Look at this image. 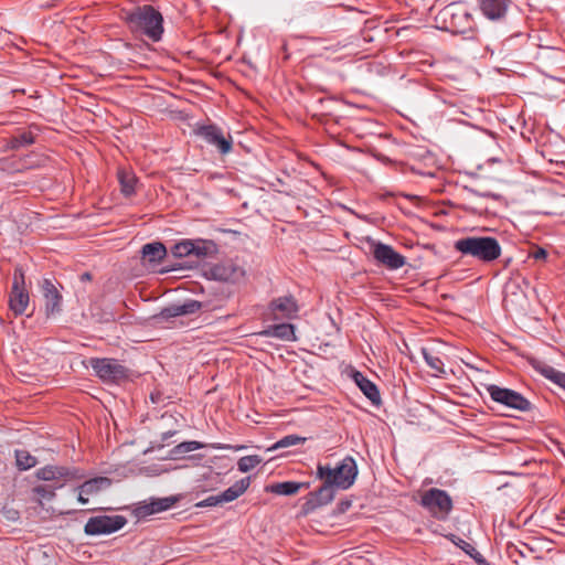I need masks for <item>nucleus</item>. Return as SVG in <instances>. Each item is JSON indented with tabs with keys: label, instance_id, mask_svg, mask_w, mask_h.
Masks as SVG:
<instances>
[{
	"label": "nucleus",
	"instance_id": "obj_39",
	"mask_svg": "<svg viewBox=\"0 0 565 565\" xmlns=\"http://www.w3.org/2000/svg\"><path fill=\"white\" fill-rule=\"evenodd\" d=\"M531 257L536 259V260H545L546 257H547V252L546 249L542 248V247H536L532 253H531Z\"/></svg>",
	"mask_w": 565,
	"mask_h": 565
},
{
	"label": "nucleus",
	"instance_id": "obj_33",
	"mask_svg": "<svg viewBox=\"0 0 565 565\" xmlns=\"http://www.w3.org/2000/svg\"><path fill=\"white\" fill-rule=\"evenodd\" d=\"M17 467L20 470H28L36 466L38 459L32 456L28 450L17 449L14 451Z\"/></svg>",
	"mask_w": 565,
	"mask_h": 565
},
{
	"label": "nucleus",
	"instance_id": "obj_30",
	"mask_svg": "<svg viewBox=\"0 0 565 565\" xmlns=\"http://www.w3.org/2000/svg\"><path fill=\"white\" fill-rule=\"evenodd\" d=\"M263 334L267 337H275L286 341L295 340V327L291 323H278L270 326L268 329L263 331Z\"/></svg>",
	"mask_w": 565,
	"mask_h": 565
},
{
	"label": "nucleus",
	"instance_id": "obj_16",
	"mask_svg": "<svg viewBox=\"0 0 565 565\" xmlns=\"http://www.w3.org/2000/svg\"><path fill=\"white\" fill-rule=\"evenodd\" d=\"M178 499L175 497L152 498L149 502H142L134 510L138 519H145L151 514L171 509Z\"/></svg>",
	"mask_w": 565,
	"mask_h": 565
},
{
	"label": "nucleus",
	"instance_id": "obj_15",
	"mask_svg": "<svg viewBox=\"0 0 565 565\" xmlns=\"http://www.w3.org/2000/svg\"><path fill=\"white\" fill-rule=\"evenodd\" d=\"M430 72H426L427 75L436 76L438 79H452L459 78L461 73L460 62L456 58H446L433 61L429 63Z\"/></svg>",
	"mask_w": 565,
	"mask_h": 565
},
{
	"label": "nucleus",
	"instance_id": "obj_32",
	"mask_svg": "<svg viewBox=\"0 0 565 565\" xmlns=\"http://www.w3.org/2000/svg\"><path fill=\"white\" fill-rule=\"evenodd\" d=\"M204 447V444L196 440L183 441L170 450V458L180 459L183 457L184 454L202 449Z\"/></svg>",
	"mask_w": 565,
	"mask_h": 565
},
{
	"label": "nucleus",
	"instance_id": "obj_44",
	"mask_svg": "<svg viewBox=\"0 0 565 565\" xmlns=\"http://www.w3.org/2000/svg\"><path fill=\"white\" fill-rule=\"evenodd\" d=\"M93 276L90 273L85 271L79 276L81 281H89L92 280Z\"/></svg>",
	"mask_w": 565,
	"mask_h": 565
},
{
	"label": "nucleus",
	"instance_id": "obj_4",
	"mask_svg": "<svg viewBox=\"0 0 565 565\" xmlns=\"http://www.w3.org/2000/svg\"><path fill=\"white\" fill-rule=\"evenodd\" d=\"M454 248L462 256H470L481 263L489 264L501 256V245L492 236H467L457 239Z\"/></svg>",
	"mask_w": 565,
	"mask_h": 565
},
{
	"label": "nucleus",
	"instance_id": "obj_47",
	"mask_svg": "<svg viewBox=\"0 0 565 565\" xmlns=\"http://www.w3.org/2000/svg\"><path fill=\"white\" fill-rule=\"evenodd\" d=\"M425 248H426V249H433V247H431V246H429V245H427V244L425 245Z\"/></svg>",
	"mask_w": 565,
	"mask_h": 565
},
{
	"label": "nucleus",
	"instance_id": "obj_6",
	"mask_svg": "<svg viewBox=\"0 0 565 565\" xmlns=\"http://www.w3.org/2000/svg\"><path fill=\"white\" fill-rule=\"evenodd\" d=\"M89 365L95 375L107 384H121L130 380L131 370L119 363L116 359L92 358Z\"/></svg>",
	"mask_w": 565,
	"mask_h": 565
},
{
	"label": "nucleus",
	"instance_id": "obj_21",
	"mask_svg": "<svg viewBox=\"0 0 565 565\" xmlns=\"http://www.w3.org/2000/svg\"><path fill=\"white\" fill-rule=\"evenodd\" d=\"M211 271L215 279L231 282L238 281L245 275V270L232 260L214 265Z\"/></svg>",
	"mask_w": 565,
	"mask_h": 565
},
{
	"label": "nucleus",
	"instance_id": "obj_10",
	"mask_svg": "<svg viewBox=\"0 0 565 565\" xmlns=\"http://www.w3.org/2000/svg\"><path fill=\"white\" fill-rule=\"evenodd\" d=\"M486 390L493 402L509 408L520 412H527L532 408L531 402L514 390L501 387L495 384L487 385Z\"/></svg>",
	"mask_w": 565,
	"mask_h": 565
},
{
	"label": "nucleus",
	"instance_id": "obj_8",
	"mask_svg": "<svg viewBox=\"0 0 565 565\" xmlns=\"http://www.w3.org/2000/svg\"><path fill=\"white\" fill-rule=\"evenodd\" d=\"M447 351L449 347L443 341L436 339L426 341V365L429 367L426 374L439 379L447 376L448 372L445 367V361L448 360Z\"/></svg>",
	"mask_w": 565,
	"mask_h": 565
},
{
	"label": "nucleus",
	"instance_id": "obj_46",
	"mask_svg": "<svg viewBox=\"0 0 565 565\" xmlns=\"http://www.w3.org/2000/svg\"><path fill=\"white\" fill-rule=\"evenodd\" d=\"M425 482H426V486H427V484L433 483V480H431V479L426 478V479H425Z\"/></svg>",
	"mask_w": 565,
	"mask_h": 565
},
{
	"label": "nucleus",
	"instance_id": "obj_35",
	"mask_svg": "<svg viewBox=\"0 0 565 565\" xmlns=\"http://www.w3.org/2000/svg\"><path fill=\"white\" fill-rule=\"evenodd\" d=\"M192 248L193 243L191 239H183L172 247L171 253L178 258L189 257L192 256Z\"/></svg>",
	"mask_w": 565,
	"mask_h": 565
},
{
	"label": "nucleus",
	"instance_id": "obj_24",
	"mask_svg": "<svg viewBox=\"0 0 565 565\" xmlns=\"http://www.w3.org/2000/svg\"><path fill=\"white\" fill-rule=\"evenodd\" d=\"M352 379L363 394L371 401L373 405L381 404V394L377 386L370 381L362 372L354 370Z\"/></svg>",
	"mask_w": 565,
	"mask_h": 565
},
{
	"label": "nucleus",
	"instance_id": "obj_17",
	"mask_svg": "<svg viewBox=\"0 0 565 565\" xmlns=\"http://www.w3.org/2000/svg\"><path fill=\"white\" fill-rule=\"evenodd\" d=\"M373 256L379 263L390 269H398L405 264L403 255L397 253L392 246L383 243L374 245Z\"/></svg>",
	"mask_w": 565,
	"mask_h": 565
},
{
	"label": "nucleus",
	"instance_id": "obj_26",
	"mask_svg": "<svg viewBox=\"0 0 565 565\" xmlns=\"http://www.w3.org/2000/svg\"><path fill=\"white\" fill-rule=\"evenodd\" d=\"M309 482L284 481L266 486L265 491L277 495H295L301 489H308Z\"/></svg>",
	"mask_w": 565,
	"mask_h": 565
},
{
	"label": "nucleus",
	"instance_id": "obj_22",
	"mask_svg": "<svg viewBox=\"0 0 565 565\" xmlns=\"http://www.w3.org/2000/svg\"><path fill=\"white\" fill-rule=\"evenodd\" d=\"M202 302L189 299L180 305H171L166 308H163L160 313L158 315V318L168 320L171 318L180 317V316H188L196 313L202 309Z\"/></svg>",
	"mask_w": 565,
	"mask_h": 565
},
{
	"label": "nucleus",
	"instance_id": "obj_5",
	"mask_svg": "<svg viewBox=\"0 0 565 565\" xmlns=\"http://www.w3.org/2000/svg\"><path fill=\"white\" fill-rule=\"evenodd\" d=\"M316 475L322 482H328L337 489L347 490L355 481L358 466L351 456H347L333 468L330 465L318 463Z\"/></svg>",
	"mask_w": 565,
	"mask_h": 565
},
{
	"label": "nucleus",
	"instance_id": "obj_27",
	"mask_svg": "<svg viewBox=\"0 0 565 565\" xmlns=\"http://www.w3.org/2000/svg\"><path fill=\"white\" fill-rule=\"evenodd\" d=\"M117 179L120 185V192L124 196L130 198L136 194L138 179L132 171L119 168L117 171Z\"/></svg>",
	"mask_w": 565,
	"mask_h": 565
},
{
	"label": "nucleus",
	"instance_id": "obj_9",
	"mask_svg": "<svg viewBox=\"0 0 565 565\" xmlns=\"http://www.w3.org/2000/svg\"><path fill=\"white\" fill-rule=\"evenodd\" d=\"M29 302L30 296L25 288L24 270L21 266H18L13 273V282L9 294V308L18 317L25 312Z\"/></svg>",
	"mask_w": 565,
	"mask_h": 565
},
{
	"label": "nucleus",
	"instance_id": "obj_23",
	"mask_svg": "<svg viewBox=\"0 0 565 565\" xmlns=\"http://www.w3.org/2000/svg\"><path fill=\"white\" fill-rule=\"evenodd\" d=\"M167 256V248L161 242L147 243L141 248L142 264L156 268Z\"/></svg>",
	"mask_w": 565,
	"mask_h": 565
},
{
	"label": "nucleus",
	"instance_id": "obj_12",
	"mask_svg": "<svg viewBox=\"0 0 565 565\" xmlns=\"http://www.w3.org/2000/svg\"><path fill=\"white\" fill-rule=\"evenodd\" d=\"M127 523L124 515H97L89 518L84 525L86 535L110 534L122 529Z\"/></svg>",
	"mask_w": 565,
	"mask_h": 565
},
{
	"label": "nucleus",
	"instance_id": "obj_29",
	"mask_svg": "<svg viewBox=\"0 0 565 565\" xmlns=\"http://www.w3.org/2000/svg\"><path fill=\"white\" fill-rule=\"evenodd\" d=\"M35 142V136L31 130H18L7 140V148L19 150L20 148L31 146Z\"/></svg>",
	"mask_w": 565,
	"mask_h": 565
},
{
	"label": "nucleus",
	"instance_id": "obj_18",
	"mask_svg": "<svg viewBox=\"0 0 565 565\" xmlns=\"http://www.w3.org/2000/svg\"><path fill=\"white\" fill-rule=\"evenodd\" d=\"M111 486V479L107 477H95L84 481L76 488L78 491L77 500L82 504H86L89 497H95Z\"/></svg>",
	"mask_w": 565,
	"mask_h": 565
},
{
	"label": "nucleus",
	"instance_id": "obj_19",
	"mask_svg": "<svg viewBox=\"0 0 565 565\" xmlns=\"http://www.w3.org/2000/svg\"><path fill=\"white\" fill-rule=\"evenodd\" d=\"M483 15L492 21H501L507 17L513 0H477Z\"/></svg>",
	"mask_w": 565,
	"mask_h": 565
},
{
	"label": "nucleus",
	"instance_id": "obj_42",
	"mask_svg": "<svg viewBox=\"0 0 565 565\" xmlns=\"http://www.w3.org/2000/svg\"><path fill=\"white\" fill-rule=\"evenodd\" d=\"M162 394L160 392H152L150 394V399L152 403H160L161 402Z\"/></svg>",
	"mask_w": 565,
	"mask_h": 565
},
{
	"label": "nucleus",
	"instance_id": "obj_38",
	"mask_svg": "<svg viewBox=\"0 0 565 565\" xmlns=\"http://www.w3.org/2000/svg\"><path fill=\"white\" fill-rule=\"evenodd\" d=\"M218 504H223L221 498H218V494L210 495L203 501H201L198 505L199 507H215Z\"/></svg>",
	"mask_w": 565,
	"mask_h": 565
},
{
	"label": "nucleus",
	"instance_id": "obj_40",
	"mask_svg": "<svg viewBox=\"0 0 565 565\" xmlns=\"http://www.w3.org/2000/svg\"><path fill=\"white\" fill-rule=\"evenodd\" d=\"M468 555L475 559L479 565H490L480 552L475 548V552L468 553Z\"/></svg>",
	"mask_w": 565,
	"mask_h": 565
},
{
	"label": "nucleus",
	"instance_id": "obj_14",
	"mask_svg": "<svg viewBox=\"0 0 565 565\" xmlns=\"http://www.w3.org/2000/svg\"><path fill=\"white\" fill-rule=\"evenodd\" d=\"M268 311L273 320H291L297 318L299 306L294 296L274 298L268 305Z\"/></svg>",
	"mask_w": 565,
	"mask_h": 565
},
{
	"label": "nucleus",
	"instance_id": "obj_25",
	"mask_svg": "<svg viewBox=\"0 0 565 565\" xmlns=\"http://www.w3.org/2000/svg\"><path fill=\"white\" fill-rule=\"evenodd\" d=\"M530 365L539 372L542 376L550 380L554 384L558 385L565 391V373L561 372L553 366L548 365L544 361L539 359H531Z\"/></svg>",
	"mask_w": 565,
	"mask_h": 565
},
{
	"label": "nucleus",
	"instance_id": "obj_34",
	"mask_svg": "<svg viewBox=\"0 0 565 565\" xmlns=\"http://www.w3.org/2000/svg\"><path fill=\"white\" fill-rule=\"evenodd\" d=\"M305 441H306L305 437H300L298 435H287V436L282 437L281 439H279L278 441H276L267 450L274 451V450H277L280 448H287V447L296 446L299 444H303Z\"/></svg>",
	"mask_w": 565,
	"mask_h": 565
},
{
	"label": "nucleus",
	"instance_id": "obj_11",
	"mask_svg": "<svg viewBox=\"0 0 565 565\" xmlns=\"http://www.w3.org/2000/svg\"><path fill=\"white\" fill-rule=\"evenodd\" d=\"M194 134L215 147L222 156L230 153L233 149L232 136L225 135L223 129L215 124L200 125L194 129Z\"/></svg>",
	"mask_w": 565,
	"mask_h": 565
},
{
	"label": "nucleus",
	"instance_id": "obj_1",
	"mask_svg": "<svg viewBox=\"0 0 565 565\" xmlns=\"http://www.w3.org/2000/svg\"><path fill=\"white\" fill-rule=\"evenodd\" d=\"M429 14L434 18L431 26L440 31L454 34L467 33L476 26L472 9L462 1L451 2L440 10H437L436 6H431Z\"/></svg>",
	"mask_w": 565,
	"mask_h": 565
},
{
	"label": "nucleus",
	"instance_id": "obj_3",
	"mask_svg": "<svg viewBox=\"0 0 565 565\" xmlns=\"http://www.w3.org/2000/svg\"><path fill=\"white\" fill-rule=\"evenodd\" d=\"M35 477L43 481H54L52 486L38 484L32 488L34 500L42 504V500H53L55 498V490L61 489L68 481L82 480L85 473L82 469L76 467L47 465L36 470Z\"/></svg>",
	"mask_w": 565,
	"mask_h": 565
},
{
	"label": "nucleus",
	"instance_id": "obj_20",
	"mask_svg": "<svg viewBox=\"0 0 565 565\" xmlns=\"http://www.w3.org/2000/svg\"><path fill=\"white\" fill-rule=\"evenodd\" d=\"M42 294L45 300L46 317L61 312L62 295L50 279H43L41 284Z\"/></svg>",
	"mask_w": 565,
	"mask_h": 565
},
{
	"label": "nucleus",
	"instance_id": "obj_36",
	"mask_svg": "<svg viewBox=\"0 0 565 565\" xmlns=\"http://www.w3.org/2000/svg\"><path fill=\"white\" fill-rule=\"evenodd\" d=\"M262 462L257 455L244 456L238 459L237 468L241 472H248Z\"/></svg>",
	"mask_w": 565,
	"mask_h": 565
},
{
	"label": "nucleus",
	"instance_id": "obj_45",
	"mask_svg": "<svg viewBox=\"0 0 565 565\" xmlns=\"http://www.w3.org/2000/svg\"><path fill=\"white\" fill-rule=\"evenodd\" d=\"M416 500L424 507V492L420 489L417 491Z\"/></svg>",
	"mask_w": 565,
	"mask_h": 565
},
{
	"label": "nucleus",
	"instance_id": "obj_43",
	"mask_svg": "<svg viewBox=\"0 0 565 565\" xmlns=\"http://www.w3.org/2000/svg\"><path fill=\"white\" fill-rule=\"evenodd\" d=\"M175 434V430H169V431H166L161 435V443H164L168 438H170L171 436H173ZM160 447L163 446V444H160L159 445Z\"/></svg>",
	"mask_w": 565,
	"mask_h": 565
},
{
	"label": "nucleus",
	"instance_id": "obj_41",
	"mask_svg": "<svg viewBox=\"0 0 565 565\" xmlns=\"http://www.w3.org/2000/svg\"><path fill=\"white\" fill-rule=\"evenodd\" d=\"M351 501L350 500H342L338 503V512L339 513H344L345 511L349 510V508L351 507Z\"/></svg>",
	"mask_w": 565,
	"mask_h": 565
},
{
	"label": "nucleus",
	"instance_id": "obj_37",
	"mask_svg": "<svg viewBox=\"0 0 565 565\" xmlns=\"http://www.w3.org/2000/svg\"><path fill=\"white\" fill-rule=\"evenodd\" d=\"M449 539L456 546H458L460 550H462L466 554H468L470 552H475L476 547L472 544L465 541L463 539H461L455 534H450Z\"/></svg>",
	"mask_w": 565,
	"mask_h": 565
},
{
	"label": "nucleus",
	"instance_id": "obj_13",
	"mask_svg": "<svg viewBox=\"0 0 565 565\" xmlns=\"http://www.w3.org/2000/svg\"><path fill=\"white\" fill-rule=\"evenodd\" d=\"M335 489L337 488L334 486L328 484V482H322L317 490L308 493L306 501L301 505V513L303 515H308L318 508L330 503L334 499Z\"/></svg>",
	"mask_w": 565,
	"mask_h": 565
},
{
	"label": "nucleus",
	"instance_id": "obj_28",
	"mask_svg": "<svg viewBox=\"0 0 565 565\" xmlns=\"http://www.w3.org/2000/svg\"><path fill=\"white\" fill-rule=\"evenodd\" d=\"M250 477L243 478L236 481L233 486L218 493V498H221L222 502H232L238 497H241L249 487Z\"/></svg>",
	"mask_w": 565,
	"mask_h": 565
},
{
	"label": "nucleus",
	"instance_id": "obj_31",
	"mask_svg": "<svg viewBox=\"0 0 565 565\" xmlns=\"http://www.w3.org/2000/svg\"><path fill=\"white\" fill-rule=\"evenodd\" d=\"M193 243L192 256L200 258H205L214 253H216V244L211 239H191Z\"/></svg>",
	"mask_w": 565,
	"mask_h": 565
},
{
	"label": "nucleus",
	"instance_id": "obj_2",
	"mask_svg": "<svg viewBox=\"0 0 565 565\" xmlns=\"http://www.w3.org/2000/svg\"><path fill=\"white\" fill-rule=\"evenodd\" d=\"M122 20L132 34L159 42L164 32L163 17L151 4H143L125 11Z\"/></svg>",
	"mask_w": 565,
	"mask_h": 565
},
{
	"label": "nucleus",
	"instance_id": "obj_7",
	"mask_svg": "<svg viewBox=\"0 0 565 565\" xmlns=\"http://www.w3.org/2000/svg\"><path fill=\"white\" fill-rule=\"evenodd\" d=\"M454 510L451 495L439 488L426 489V512L431 519L445 522Z\"/></svg>",
	"mask_w": 565,
	"mask_h": 565
}]
</instances>
